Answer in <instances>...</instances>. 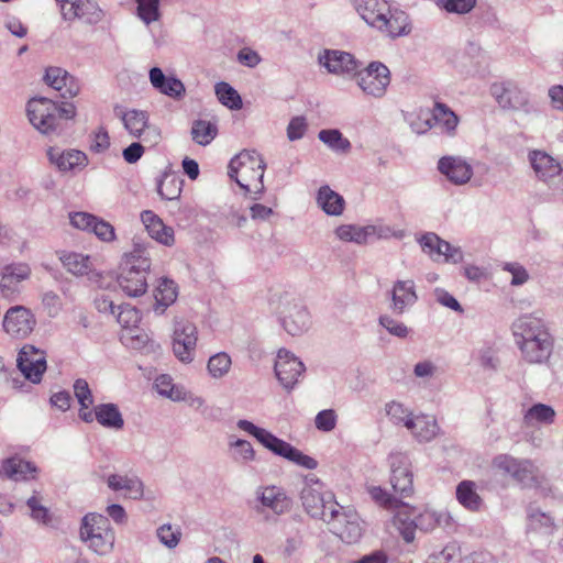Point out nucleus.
I'll return each instance as SVG.
<instances>
[{
    "instance_id": "f257e3e1",
    "label": "nucleus",
    "mask_w": 563,
    "mask_h": 563,
    "mask_svg": "<svg viewBox=\"0 0 563 563\" xmlns=\"http://www.w3.org/2000/svg\"><path fill=\"white\" fill-rule=\"evenodd\" d=\"M516 346L521 358L533 365L547 364L554 350V336L548 322L537 313L517 318L511 325Z\"/></svg>"
},
{
    "instance_id": "f03ea898",
    "label": "nucleus",
    "mask_w": 563,
    "mask_h": 563,
    "mask_svg": "<svg viewBox=\"0 0 563 563\" xmlns=\"http://www.w3.org/2000/svg\"><path fill=\"white\" fill-rule=\"evenodd\" d=\"M351 4L367 26L387 37L406 36L412 30L409 15L389 0H351Z\"/></svg>"
},
{
    "instance_id": "7ed1b4c3",
    "label": "nucleus",
    "mask_w": 563,
    "mask_h": 563,
    "mask_svg": "<svg viewBox=\"0 0 563 563\" xmlns=\"http://www.w3.org/2000/svg\"><path fill=\"white\" fill-rule=\"evenodd\" d=\"M150 268L151 258L144 243L134 241L133 250L123 256L120 264L118 284L121 290L129 297L144 295Z\"/></svg>"
},
{
    "instance_id": "20e7f679",
    "label": "nucleus",
    "mask_w": 563,
    "mask_h": 563,
    "mask_svg": "<svg viewBox=\"0 0 563 563\" xmlns=\"http://www.w3.org/2000/svg\"><path fill=\"white\" fill-rule=\"evenodd\" d=\"M299 497L305 511L311 518L325 522L334 521L343 509L335 501L334 495L331 492H325L321 481L313 474L303 477Z\"/></svg>"
},
{
    "instance_id": "39448f33",
    "label": "nucleus",
    "mask_w": 563,
    "mask_h": 563,
    "mask_svg": "<svg viewBox=\"0 0 563 563\" xmlns=\"http://www.w3.org/2000/svg\"><path fill=\"white\" fill-rule=\"evenodd\" d=\"M236 427L246 432L247 434L254 437L265 449L278 455L280 457L286 459L287 461L301 466L306 470H314L318 466L317 460L305 454L302 451L298 450L290 443L286 442L283 439H279L271 431L257 427L252 421L246 419H240L236 422Z\"/></svg>"
},
{
    "instance_id": "423d86ee",
    "label": "nucleus",
    "mask_w": 563,
    "mask_h": 563,
    "mask_svg": "<svg viewBox=\"0 0 563 563\" xmlns=\"http://www.w3.org/2000/svg\"><path fill=\"white\" fill-rule=\"evenodd\" d=\"M80 539L89 550L98 555H108L112 552L115 542V532L109 518L97 512L85 515L80 523Z\"/></svg>"
},
{
    "instance_id": "0eeeda50",
    "label": "nucleus",
    "mask_w": 563,
    "mask_h": 563,
    "mask_svg": "<svg viewBox=\"0 0 563 563\" xmlns=\"http://www.w3.org/2000/svg\"><path fill=\"white\" fill-rule=\"evenodd\" d=\"M490 95L503 110L531 114L538 111L530 93L514 80L496 81L490 85Z\"/></svg>"
},
{
    "instance_id": "6e6552de",
    "label": "nucleus",
    "mask_w": 563,
    "mask_h": 563,
    "mask_svg": "<svg viewBox=\"0 0 563 563\" xmlns=\"http://www.w3.org/2000/svg\"><path fill=\"white\" fill-rule=\"evenodd\" d=\"M31 124L45 135H60L63 122L58 121V104L47 98H32L26 104Z\"/></svg>"
},
{
    "instance_id": "1a4fd4ad",
    "label": "nucleus",
    "mask_w": 563,
    "mask_h": 563,
    "mask_svg": "<svg viewBox=\"0 0 563 563\" xmlns=\"http://www.w3.org/2000/svg\"><path fill=\"white\" fill-rule=\"evenodd\" d=\"M391 76L389 68L382 62H371L357 73V86L368 97L382 99L386 96Z\"/></svg>"
},
{
    "instance_id": "9d476101",
    "label": "nucleus",
    "mask_w": 563,
    "mask_h": 563,
    "mask_svg": "<svg viewBox=\"0 0 563 563\" xmlns=\"http://www.w3.org/2000/svg\"><path fill=\"white\" fill-rule=\"evenodd\" d=\"M278 314L283 328L292 336L305 333L311 325V316L307 307L295 298L285 297Z\"/></svg>"
},
{
    "instance_id": "9b49d317",
    "label": "nucleus",
    "mask_w": 563,
    "mask_h": 563,
    "mask_svg": "<svg viewBox=\"0 0 563 563\" xmlns=\"http://www.w3.org/2000/svg\"><path fill=\"white\" fill-rule=\"evenodd\" d=\"M336 238L343 242H352L355 244H366L374 240L389 239L391 236L401 238V233H396L387 225H357L342 224L334 231Z\"/></svg>"
},
{
    "instance_id": "f8f14e48",
    "label": "nucleus",
    "mask_w": 563,
    "mask_h": 563,
    "mask_svg": "<svg viewBox=\"0 0 563 563\" xmlns=\"http://www.w3.org/2000/svg\"><path fill=\"white\" fill-rule=\"evenodd\" d=\"M197 327L190 321H176L173 333V352L178 361L189 364L196 355Z\"/></svg>"
},
{
    "instance_id": "ddd939ff",
    "label": "nucleus",
    "mask_w": 563,
    "mask_h": 563,
    "mask_svg": "<svg viewBox=\"0 0 563 563\" xmlns=\"http://www.w3.org/2000/svg\"><path fill=\"white\" fill-rule=\"evenodd\" d=\"M390 484L399 497L407 498L413 494V474L411 462L404 453H394L389 456Z\"/></svg>"
},
{
    "instance_id": "4468645a",
    "label": "nucleus",
    "mask_w": 563,
    "mask_h": 563,
    "mask_svg": "<svg viewBox=\"0 0 563 563\" xmlns=\"http://www.w3.org/2000/svg\"><path fill=\"white\" fill-rule=\"evenodd\" d=\"M60 9L63 19L74 21L82 20L85 23L95 25L104 18V11L92 0H55Z\"/></svg>"
},
{
    "instance_id": "2eb2a0df",
    "label": "nucleus",
    "mask_w": 563,
    "mask_h": 563,
    "mask_svg": "<svg viewBox=\"0 0 563 563\" xmlns=\"http://www.w3.org/2000/svg\"><path fill=\"white\" fill-rule=\"evenodd\" d=\"M265 163L262 158H260L256 152L242 151L238 155H235L229 163L228 175L231 179H234L236 184L245 189L250 190V186L238 178L239 172L243 174L252 170L257 176V181L260 184V188L257 192H262L264 189L263 186V177H264Z\"/></svg>"
},
{
    "instance_id": "dca6fc26",
    "label": "nucleus",
    "mask_w": 563,
    "mask_h": 563,
    "mask_svg": "<svg viewBox=\"0 0 563 563\" xmlns=\"http://www.w3.org/2000/svg\"><path fill=\"white\" fill-rule=\"evenodd\" d=\"M46 157L49 164L63 174L76 175L84 170L89 163L86 153L75 148L62 150L57 146H49L46 150Z\"/></svg>"
},
{
    "instance_id": "f3484780",
    "label": "nucleus",
    "mask_w": 563,
    "mask_h": 563,
    "mask_svg": "<svg viewBox=\"0 0 563 563\" xmlns=\"http://www.w3.org/2000/svg\"><path fill=\"white\" fill-rule=\"evenodd\" d=\"M16 366L23 376L38 384L46 371V353L31 344L21 347L16 357Z\"/></svg>"
},
{
    "instance_id": "a211bd4d",
    "label": "nucleus",
    "mask_w": 563,
    "mask_h": 563,
    "mask_svg": "<svg viewBox=\"0 0 563 563\" xmlns=\"http://www.w3.org/2000/svg\"><path fill=\"white\" fill-rule=\"evenodd\" d=\"M258 511L269 510L276 516L288 514L292 508V498L280 486L268 485L256 489Z\"/></svg>"
},
{
    "instance_id": "6ab92c4d",
    "label": "nucleus",
    "mask_w": 563,
    "mask_h": 563,
    "mask_svg": "<svg viewBox=\"0 0 563 563\" xmlns=\"http://www.w3.org/2000/svg\"><path fill=\"white\" fill-rule=\"evenodd\" d=\"M275 374L280 385L291 390L305 372L303 363L286 349H280L275 361Z\"/></svg>"
},
{
    "instance_id": "aec40b11",
    "label": "nucleus",
    "mask_w": 563,
    "mask_h": 563,
    "mask_svg": "<svg viewBox=\"0 0 563 563\" xmlns=\"http://www.w3.org/2000/svg\"><path fill=\"white\" fill-rule=\"evenodd\" d=\"M35 323V317L30 309L13 306L4 313L2 327L10 336L24 339L33 331Z\"/></svg>"
},
{
    "instance_id": "412c9836",
    "label": "nucleus",
    "mask_w": 563,
    "mask_h": 563,
    "mask_svg": "<svg viewBox=\"0 0 563 563\" xmlns=\"http://www.w3.org/2000/svg\"><path fill=\"white\" fill-rule=\"evenodd\" d=\"M494 470L519 483H528L534 478V465L529 460L516 459L509 454H498L493 459Z\"/></svg>"
},
{
    "instance_id": "4be33fe9",
    "label": "nucleus",
    "mask_w": 563,
    "mask_h": 563,
    "mask_svg": "<svg viewBox=\"0 0 563 563\" xmlns=\"http://www.w3.org/2000/svg\"><path fill=\"white\" fill-rule=\"evenodd\" d=\"M114 113L119 117L124 125V129L133 137L141 139L145 133L146 136H153V143H157L159 133L155 128L148 124V114L145 111L131 109L124 110L123 108L115 107ZM147 137H144L146 141Z\"/></svg>"
},
{
    "instance_id": "5701e85b",
    "label": "nucleus",
    "mask_w": 563,
    "mask_h": 563,
    "mask_svg": "<svg viewBox=\"0 0 563 563\" xmlns=\"http://www.w3.org/2000/svg\"><path fill=\"white\" fill-rule=\"evenodd\" d=\"M528 161L538 180L547 185H550L554 178L563 174L561 163L545 151H529Z\"/></svg>"
},
{
    "instance_id": "b1692460",
    "label": "nucleus",
    "mask_w": 563,
    "mask_h": 563,
    "mask_svg": "<svg viewBox=\"0 0 563 563\" xmlns=\"http://www.w3.org/2000/svg\"><path fill=\"white\" fill-rule=\"evenodd\" d=\"M438 170L456 186L467 184L474 174L473 166L466 158L453 155L441 157L438 161Z\"/></svg>"
},
{
    "instance_id": "393cba45",
    "label": "nucleus",
    "mask_w": 563,
    "mask_h": 563,
    "mask_svg": "<svg viewBox=\"0 0 563 563\" xmlns=\"http://www.w3.org/2000/svg\"><path fill=\"white\" fill-rule=\"evenodd\" d=\"M78 416L86 423L96 420L100 426L111 430H121L124 427L122 413L112 402L97 405L92 410L78 412Z\"/></svg>"
},
{
    "instance_id": "a878e982",
    "label": "nucleus",
    "mask_w": 563,
    "mask_h": 563,
    "mask_svg": "<svg viewBox=\"0 0 563 563\" xmlns=\"http://www.w3.org/2000/svg\"><path fill=\"white\" fill-rule=\"evenodd\" d=\"M318 62L328 73L340 76L356 74L358 68L352 54L339 49H324L319 54Z\"/></svg>"
},
{
    "instance_id": "bb28decb",
    "label": "nucleus",
    "mask_w": 563,
    "mask_h": 563,
    "mask_svg": "<svg viewBox=\"0 0 563 563\" xmlns=\"http://www.w3.org/2000/svg\"><path fill=\"white\" fill-rule=\"evenodd\" d=\"M390 310L398 316L404 314L418 300L416 284L412 279H398L389 291Z\"/></svg>"
},
{
    "instance_id": "cd10ccee",
    "label": "nucleus",
    "mask_w": 563,
    "mask_h": 563,
    "mask_svg": "<svg viewBox=\"0 0 563 563\" xmlns=\"http://www.w3.org/2000/svg\"><path fill=\"white\" fill-rule=\"evenodd\" d=\"M44 81L47 86L59 92L64 99L76 97L80 91L79 81L67 70L51 66L47 67L44 75Z\"/></svg>"
},
{
    "instance_id": "c85d7f7f",
    "label": "nucleus",
    "mask_w": 563,
    "mask_h": 563,
    "mask_svg": "<svg viewBox=\"0 0 563 563\" xmlns=\"http://www.w3.org/2000/svg\"><path fill=\"white\" fill-rule=\"evenodd\" d=\"M31 268L26 263H11L2 267L0 292L2 297L13 299L19 294V284L27 279Z\"/></svg>"
},
{
    "instance_id": "c756f323",
    "label": "nucleus",
    "mask_w": 563,
    "mask_h": 563,
    "mask_svg": "<svg viewBox=\"0 0 563 563\" xmlns=\"http://www.w3.org/2000/svg\"><path fill=\"white\" fill-rule=\"evenodd\" d=\"M148 79L156 91L173 100H181L186 95L184 82L174 75H165L159 67L150 69Z\"/></svg>"
},
{
    "instance_id": "7c9ffc66",
    "label": "nucleus",
    "mask_w": 563,
    "mask_h": 563,
    "mask_svg": "<svg viewBox=\"0 0 563 563\" xmlns=\"http://www.w3.org/2000/svg\"><path fill=\"white\" fill-rule=\"evenodd\" d=\"M59 260L63 266L75 276H87L91 283H98L101 277L89 255L77 252H63L59 255Z\"/></svg>"
},
{
    "instance_id": "2f4dec72",
    "label": "nucleus",
    "mask_w": 563,
    "mask_h": 563,
    "mask_svg": "<svg viewBox=\"0 0 563 563\" xmlns=\"http://www.w3.org/2000/svg\"><path fill=\"white\" fill-rule=\"evenodd\" d=\"M108 487L113 492H123L124 497L140 500L144 496V484L135 474H111L107 478Z\"/></svg>"
},
{
    "instance_id": "473e14b6",
    "label": "nucleus",
    "mask_w": 563,
    "mask_h": 563,
    "mask_svg": "<svg viewBox=\"0 0 563 563\" xmlns=\"http://www.w3.org/2000/svg\"><path fill=\"white\" fill-rule=\"evenodd\" d=\"M141 220L153 240L165 246H172L175 243L174 229L166 225L152 210H144L141 213Z\"/></svg>"
},
{
    "instance_id": "72a5a7b5",
    "label": "nucleus",
    "mask_w": 563,
    "mask_h": 563,
    "mask_svg": "<svg viewBox=\"0 0 563 563\" xmlns=\"http://www.w3.org/2000/svg\"><path fill=\"white\" fill-rule=\"evenodd\" d=\"M37 467L34 463L18 456L8 457L2 461L0 474L14 482L34 478Z\"/></svg>"
},
{
    "instance_id": "f704fd0d",
    "label": "nucleus",
    "mask_w": 563,
    "mask_h": 563,
    "mask_svg": "<svg viewBox=\"0 0 563 563\" xmlns=\"http://www.w3.org/2000/svg\"><path fill=\"white\" fill-rule=\"evenodd\" d=\"M418 529L424 532L434 530L437 527H441L445 530L454 528V520L449 511L424 509L413 517Z\"/></svg>"
},
{
    "instance_id": "c9c22d12",
    "label": "nucleus",
    "mask_w": 563,
    "mask_h": 563,
    "mask_svg": "<svg viewBox=\"0 0 563 563\" xmlns=\"http://www.w3.org/2000/svg\"><path fill=\"white\" fill-rule=\"evenodd\" d=\"M433 126H438L443 134L454 136L460 122L457 114L445 103L437 101L431 111Z\"/></svg>"
},
{
    "instance_id": "e433bc0d",
    "label": "nucleus",
    "mask_w": 563,
    "mask_h": 563,
    "mask_svg": "<svg viewBox=\"0 0 563 563\" xmlns=\"http://www.w3.org/2000/svg\"><path fill=\"white\" fill-rule=\"evenodd\" d=\"M316 201L318 207L331 217L341 216L345 208L344 198L328 185H323L318 189Z\"/></svg>"
},
{
    "instance_id": "4c0bfd02",
    "label": "nucleus",
    "mask_w": 563,
    "mask_h": 563,
    "mask_svg": "<svg viewBox=\"0 0 563 563\" xmlns=\"http://www.w3.org/2000/svg\"><path fill=\"white\" fill-rule=\"evenodd\" d=\"M407 430H409L419 442H430L438 435L440 428L434 417L418 415L413 416L410 428H407Z\"/></svg>"
},
{
    "instance_id": "58836bf2",
    "label": "nucleus",
    "mask_w": 563,
    "mask_h": 563,
    "mask_svg": "<svg viewBox=\"0 0 563 563\" xmlns=\"http://www.w3.org/2000/svg\"><path fill=\"white\" fill-rule=\"evenodd\" d=\"M456 499L465 509L477 512L484 507V500L477 493L475 482L464 479L460 482L455 490Z\"/></svg>"
},
{
    "instance_id": "ea45409f",
    "label": "nucleus",
    "mask_w": 563,
    "mask_h": 563,
    "mask_svg": "<svg viewBox=\"0 0 563 563\" xmlns=\"http://www.w3.org/2000/svg\"><path fill=\"white\" fill-rule=\"evenodd\" d=\"M135 4L134 15L151 30L152 25L162 21V0H132Z\"/></svg>"
},
{
    "instance_id": "a19ab883",
    "label": "nucleus",
    "mask_w": 563,
    "mask_h": 563,
    "mask_svg": "<svg viewBox=\"0 0 563 563\" xmlns=\"http://www.w3.org/2000/svg\"><path fill=\"white\" fill-rule=\"evenodd\" d=\"M555 419V410L550 405L534 404L529 407L522 417V422L527 428H534L542 424H551Z\"/></svg>"
},
{
    "instance_id": "79ce46f5",
    "label": "nucleus",
    "mask_w": 563,
    "mask_h": 563,
    "mask_svg": "<svg viewBox=\"0 0 563 563\" xmlns=\"http://www.w3.org/2000/svg\"><path fill=\"white\" fill-rule=\"evenodd\" d=\"M177 285L174 280L168 278H161L156 286L154 297V310L156 313L162 314L172 303L177 299Z\"/></svg>"
},
{
    "instance_id": "37998d69",
    "label": "nucleus",
    "mask_w": 563,
    "mask_h": 563,
    "mask_svg": "<svg viewBox=\"0 0 563 563\" xmlns=\"http://www.w3.org/2000/svg\"><path fill=\"white\" fill-rule=\"evenodd\" d=\"M190 134L195 143L207 146L218 135V125L216 122L198 119L192 122Z\"/></svg>"
},
{
    "instance_id": "c03bdc74",
    "label": "nucleus",
    "mask_w": 563,
    "mask_h": 563,
    "mask_svg": "<svg viewBox=\"0 0 563 563\" xmlns=\"http://www.w3.org/2000/svg\"><path fill=\"white\" fill-rule=\"evenodd\" d=\"M385 413L393 424L402 426L406 429L410 428L411 419L415 416L409 408L396 400L385 404Z\"/></svg>"
},
{
    "instance_id": "a18cd8bd",
    "label": "nucleus",
    "mask_w": 563,
    "mask_h": 563,
    "mask_svg": "<svg viewBox=\"0 0 563 563\" xmlns=\"http://www.w3.org/2000/svg\"><path fill=\"white\" fill-rule=\"evenodd\" d=\"M231 366V356L227 352H218L209 357L207 371L213 379H221L230 372Z\"/></svg>"
},
{
    "instance_id": "49530a36",
    "label": "nucleus",
    "mask_w": 563,
    "mask_h": 563,
    "mask_svg": "<svg viewBox=\"0 0 563 563\" xmlns=\"http://www.w3.org/2000/svg\"><path fill=\"white\" fill-rule=\"evenodd\" d=\"M214 91L221 104L231 110H240L243 107L239 92L228 82L220 81L214 86Z\"/></svg>"
},
{
    "instance_id": "de8ad7c7",
    "label": "nucleus",
    "mask_w": 563,
    "mask_h": 563,
    "mask_svg": "<svg viewBox=\"0 0 563 563\" xmlns=\"http://www.w3.org/2000/svg\"><path fill=\"white\" fill-rule=\"evenodd\" d=\"M319 140L334 152L345 153L351 148L350 141L338 129H324L318 133Z\"/></svg>"
},
{
    "instance_id": "09e8293b",
    "label": "nucleus",
    "mask_w": 563,
    "mask_h": 563,
    "mask_svg": "<svg viewBox=\"0 0 563 563\" xmlns=\"http://www.w3.org/2000/svg\"><path fill=\"white\" fill-rule=\"evenodd\" d=\"M334 520H338L340 522L344 520L346 522L345 529L341 531L340 534L345 542L353 543L360 539L362 534V529L357 522V515L353 510H341V515Z\"/></svg>"
},
{
    "instance_id": "8fccbe9b",
    "label": "nucleus",
    "mask_w": 563,
    "mask_h": 563,
    "mask_svg": "<svg viewBox=\"0 0 563 563\" xmlns=\"http://www.w3.org/2000/svg\"><path fill=\"white\" fill-rule=\"evenodd\" d=\"M183 181L174 175H164L157 180V192L162 199L175 200L180 197Z\"/></svg>"
},
{
    "instance_id": "3c124183",
    "label": "nucleus",
    "mask_w": 563,
    "mask_h": 563,
    "mask_svg": "<svg viewBox=\"0 0 563 563\" xmlns=\"http://www.w3.org/2000/svg\"><path fill=\"white\" fill-rule=\"evenodd\" d=\"M229 449L232 459L238 463L246 464L255 460V450L250 441L244 439H230Z\"/></svg>"
},
{
    "instance_id": "603ef678",
    "label": "nucleus",
    "mask_w": 563,
    "mask_h": 563,
    "mask_svg": "<svg viewBox=\"0 0 563 563\" xmlns=\"http://www.w3.org/2000/svg\"><path fill=\"white\" fill-rule=\"evenodd\" d=\"M156 391L173 401H180L184 398V387L175 385L173 378L167 374H161L155 378Z\"/></svg>"
},
{
    "instance_id": "864d4df0",
    "label": "nucleus",
    "mask_w": 563,
    "mask_h": 563,
    "mask_svg": "<svg viewBox=\"0 0 563 563\" xmlns=\"http://www.w3.org/2000/svg\"><path fill=\"white\" fill-rule=\"evenodd\" d=\"M528 528L543 533H551L554 528V520L551 515L540 509H530L528 512Z\"/></svg>"
},
{
    "instance_id": "5fc2aeb1",
    "label": "nucleus",
    "mask_w": 563,
    "mask_h": 563,
    "mask_svg": "<svg viewBox=\"0 0 563 563\" xmlns=\"http://www.w3.org/2000/svg\"><path fill=\"white\" fill-rule=\"evenodd\" d=\"M418 241L423 252L430 255L431 257L442 256L443 247H446V251L449 250V242L440 239L433 232L424 233Z\"/></svg>"
},
{
    "instance_id": "6e6d98bb",
    "label": "nucleus",
    "mask_w": 563,
    "mask_h": 563,
    "mask_svg": "<svg viewBox=\"0 0 563 563\" xmlns=\"http://www.w3.org/2000/svg\"><path fill=\"white\" fill-rule=\"evenodd\" d=\"M371 498L379 506L386 509H397L400 506H407L401 503L396 496L390 495L386 489L380 486L368 487Z\"/></svg>"
},
{
    "instance_id": "4d7b16f0",
    "label": "nucleus",
    "mask_w": 563,
    "mask_h": 563,
    "mask_svg": "<svg viewBox=\"0 0 563 563\" xmlns=\"http://www.w3.org/2000/svg\"><path fill=\"white\" fill-rule=\"evenodd\" d=\"M73 387L75 397L80 406L79 412L89 411L93 405V396L88 382L84 378H77Z\"/></svg>"
},
{
    "instance_id": "13d9d810",
    "label": "nucleus",
    "mask_w": 563,
    "mask_h": 563,
    "mask_svg": "<svg viewBox=\"0 0 563 563\" xmlns=\"http://www.w3.org/2000/svg\"><path fill=\"white\" fill-rule=\"evenodd\" d=\"M119 312L117 316L118 322L122 328L132 331L137 328L141 321V312L129 303L118 306Z\"/></svg>"
},
{
    "instance_id": "bf43d9fd",
    "label": "nucleus",
    "mask_w": 563,
    "mask_h": 563,
    "mask_svg": "<svg viewBox=\"0 0 563 563\" xmlns=\"http://www.w3.org/2000/svg\"><path fill=\"white\" fill-rule=\"evenodd\" d=\"M394 522L402 539L407 543H411L415 540L416 530L418 529L416 519H411L409 516L399 511L396 514Z\"/></svg>"
},
{
    "instance_id": "052dcab7",
    "label": "nucleus",
    "mask_w": 563,
    "mask_h": 563,
    "mask_svg": "<svg viewBox=\"0 0 563 563\" xmlns=\"http://www.w3.org/2000/svg\"><path fill=\"white\" fill-rule=\"evenodd\" d=\"M435 5L448 13L466 14L475 8L476 0H435Z\"/></svg>"
},
{
    "instance_id": "680f3d73",
    "label": "nucleus",
    "mask_w": 563,
    "mask_h": 563,
    "mask_svg": "<svg viewBox=\"0 0 563 563\" xmlns=\"http://www.w3.org/2000/svg\"><path fill=\"white\" fill-rule=\"evenodd\" d=\"M26 506L34 521L42 525H48L51 522L49 510L42 504V499L36 494L26 499Z\"/></svg>"
},
{
    "instance_id": "e2e57ef3",
    "label": "nucleus",
    "mask_w": 563,
    "mask_h": 563,
    "mask_svg": "<svg viewBox=\"0 0 563 563\" xmlns=\"http://www.w3.org/2000/svg\"><path fill=\"white\" fill-rule=\"evenodd\" d=\"M156 537L163 545L168 549H174L180 541L181 532L178 528H174L172 525L165 523L157 528Z\"/></svg>"
},
{
    "instance_id": "0e129e2a",
    "label": "nucleus",
    "mask_w": 563,
    "mask_h": 563,
    "mask_svg": "<svg viewBox=\"0 0 563 563\" xmlns=\"http://www.w3.org/2000/svg\"><path fill=\"white\" fill-rule=\"evenodd\" d=\"M379 325H382L390 335L406 339L410 333V329L401 321L394 319L388 314H383L378 319Z\"/></svg>"
},
{
    "instance_id": "69168bd1",
    "label": "nucleus",
    "mask_w": 563,
    "mask_h": 563,
    "mask_svg": "<svg viewBox=\"0 0 563 563\" xmlns=\"http://www.w3.org/2000/svg\"><path fill=\"white\" fill-rule=\"evenodd\" d=\"M460 556V548L455 542L448 543L439 552L429 555L427 563H452Z\"/></svg>"
},
{
    "instance_id": "338daca9",
    "label": "nucleus",
    "mask_w": 563,
    "mask_h": 563,
    "mask_svg": "<svg viewBox=\"0 0 563 563\" xmlns=\"http://www.w3.org/2000/svg\"><path fill=\"white\" fill-rule=\"evenodd\" d=\"M338 416L333 409H323L314 418L316 428L322 432H330L336 427Z\"/></svg>"
},
{
    "instance_id": "774afa93",
    "label": "nucleus",
    "mask_w": 563,
    "mask_h": 563,
    "mask_svg": "<svg viewBox=\"0 0 563 563\" xmlns=\"http://www.w3.org/2000/svg\"><path fill=\"white\" fill-rule=\"evenodd\" d=\"M90 232H92L100 241L107 243L113 242L117 238L113 225L99 217H97V221L93 223Z\"/></svg>"
}]
</instances>
